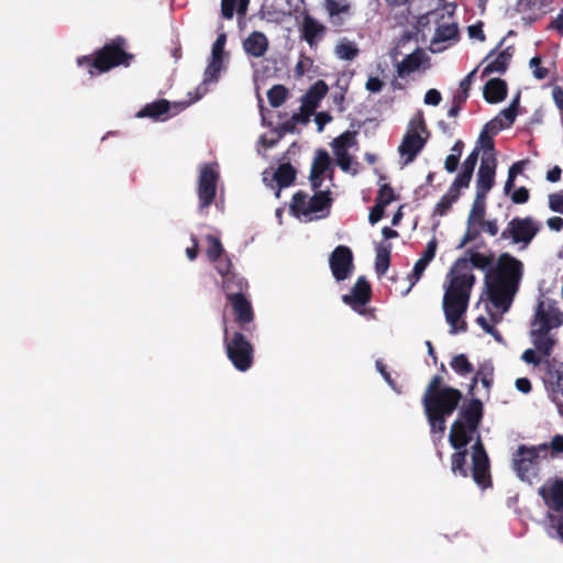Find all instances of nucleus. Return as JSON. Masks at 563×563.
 Masks as SVG:
<instances>
[{
    "instance_id": "obj_42",
    "label": "nucleus",
    "mask_w": 563,
    "mask_h": 563,
    "mask_svg": "<svg viewBox=\"0 0 563 563\" xmlns=\"http://www.w3.org/2000/svg\"><path fill=\"white\" fill-rule=\"evenodd\" d=\"M287 97V90L284 86L276 85L267 92V98L272 107H279Z\"/></svg>"
},
{
    "instance_id": "obj_9",
    "label": "nucleus",
    "mask_w": 563,
    "mask_h": 563,
    "mask_svg": "<svg viewBox=\"0 0 563 563\" xmlns=\"http://www.w3.org/2000/svg\"><path fill=\"white\" fill-rule=\"evenodd\" d=\"M547 445L526 446L520 445L514 455L512 465L521 481L531 483L537 476L538 464L541 453H547Z\"/></svg>"
},
{
    "instance_id": "obj_23",
    "label": "nucleus",
    "mask_w": 563,
    "mask_h": 563,
    "mask_svg": "<svg viewBox=\"0 0 563 563\" xmlns=\"http://www.w3.org/2000/svg\"><path fill=\"white\" fill-rule=\"evenodd\" d=\"M552 2L553 0H519L517 11L527 24H531L552 10Z\"/></svg>"
},
{
    "instance_id": "obj_33",
    "label": "nucleus",
    "mask_w": 563,
    "mask_h": 563,
    "mask_svg": "<svg viewBox=\"0 0 563 563\" xmlns=\"http://www.w3.org/2000/svg\"><path fill=\"white\" fill-rule=\"evenodd\" d=\"M512 57V48L506 47L501 51L493 60L484 67L483 75H489L493 73H504Z\"/></svg>"
},
{
    "instance_id": "obj_8",
    "label": "nucleus",
    "mask_w": 563,
    "mask_h": 563,
    "mask_svg": "<svg viewBox=\"0 0 563 563\" xmlns=\"http://www.w3.org/2000/svg\"><path fill=\"white\" fill-rule=\"evenodd\" d=\"M227 36L224 33L219 34L212 45L211 55L203 73V80L197 87L195 100H199L208 92V85L216 84L219 80L220 73L224 68V46Z\"/></svg>"
},
{
    "instance_id": "obj_61",
    "label": "nucleus",
    "mask_w": 563,
    "mask_h": 563,
    "mask_svg": "<svg viewBox=\"0 0 563 563\" xmlns=\"http://www.w3.org/2000/svg\"><path fill=\"white\" fill-rule=\"evenodd\" d=\"M459 164V155L450 154L444 162V168L449 173H453L456 170Z\"/></svg>"
},
{
    "instance_id": "obj_58",
    "label": "nucleus",
    "mask_w": 563,
    "mask_h": 563,
    "mask_svg": "<svg viewBox=\"0 0 563 563\" xmlns=\"http://www.w3.org/2000/svg\"><path fill=\"white\" fill-rule=\"evenodd\" d=\"M521 360L527 364L533 365H539L542 362L541 358L537 356V352L532 349L526 350L521 355Z\"/></svg>"
},
{
    "instance_id": "obj_3",
    "label": "nucleus",
    "mask_w": 563,
    "mask_h": 563,
    "mask_svg": "<svg viewBox=\"0 0 563 563\" xmlns=\"http://www.w3.org/2000/svg\"><path fill=\"white\" fill-rule=\"evenodd\" d=\"M442 378L435 375L429 383L422 398L424 412L427 415L431 432L443 437L445 431V419L456 409L462 394L451 387H440Z\"/></svg>"
},
{
    "instance_id": "obj_31",
    "label": "nucleus",
    "mask_w": 563,
    "mask_h": 563,
    "mask_svg": "<svg viewBox=\"0 0 563 563\" xmlns=\"http://www.w3.org/2000/svg\"><path fill=\"white\" fill-rule=\"evenodd\" d=\"M501 129H504V125L499 118H495L484 125L478 137V143L485 152L493 151L494 142L492 135L496 134Z\"/></svg>"
},
{
    "instance_id": "obj_32",
    "label": "nucleus",
    "mask_w": 563,
    "mask_h": 563,
    "mask_svg": "<svg viewBox=\"0 0 563 563\" xmlns=\"http://www.w3.org/2000/svg\"><path fill=\"white\" fill-rule=\"evenodd\" d=\"M169 110V102L167 100H158L156 102H152L146 104L139 113L140 118H152L155 120H166L168 117L166 115Z\"/></svg>"
},
{
    "instance_id": "obj_34",
    "label": "nucleus",
    "mask_w": 563,
    "mask_h": 563,
    "mask_svg": "<svg viewBox=\"0 0 563 563\" xmlns=\"http://www.w3.org/2000/svg\"><path fill=\"white\" fill-rule=\"evenodd\" d=\"M358 53L357 44L346 37L340 38L334 47V54L341 60H353Z\"/></svg>"
},
{
    "instance_id": "obj_1",
    "label": "nucleus",
    "mask_w": 563,
    "mask_h": 563,
    "mask_svg": "<svg viewBox=\"0 0 563 563\" xmlns=\"http://www.w3.org/2000/svg\"><path fill=\"white\" fill-rule=\"evenodd\" d=\"M494 255L471 247L457 258L444 283L443 311L450 324V333L466 330L462 319L466 312L471 290L475 283L473 267L485 272V287L492 305L505 313L509 310L522 277V263L508 253L501 254L493 265Z\"/></svg>"
},
{
    "instance_id": "obj_49",
    "label": "nucleus",
    "mask_w": 563,
    "mask_h": 563,
    "mask_svg": "<svg viewBox=\"0 0 563 563\" xmlns=\"http://www.w3.org/2000/svg\"><path fill=\"white\" fill-rule=\"evenodd\" d=\"M216 263V269L219 272V274H221L223 277H224V280H229V286H232L231 285V276H230V271H231V262L230 260H221L219 258Z\"/></svg>"
},
{
    "instance_id": "obj_15",
    "label": "nucleus",
    "mask_w": 563,
    "mask_h": 563,
    "mask_svg": "<svg viewBox=\"0 0 563 563\" xmlns=\"http://www.w3.org/2000/svg\"><path fill=\"white\" fill-rule=\"evenodd\" d=\"M322 8L333 27H343L355 15L352 0H323Z\"/></svg>"
},
{
    "instance_id": "obj_47",
    "label": "nucleus",
    "mask_w": 563,
    "mask_h": 563,
    "mask_svg": "<svg viewBox=\"0 0 563 563\" xmlns=\"http://www.w3.org/2000/svg\"><path fill=\"white\" fill-rule=\"evenodd\" d=\"M394 190L389 185H384L378 191L376 203L386 207L394 200Z\"/></svg>"
},
{
    "instance_id": "obj_39",
    "label": "nucleus",
    "mask_w": 563,
    "mask_h": 563,
    "mask_svg": "<svg viewBox=\"0 0 563 563\" xmlns=\"http://www.w3.org/2000/svg\"><path fill=\"white\" fill-rule=\"evenodd\" d=\"M519 106V93L515 97L508 108L500 111L497 118L500 119L504 129L510 126L517 115V108Z\"/></svg>"
},
{
    "instance_id": "obj_6",
    "label": "nucleus",
    "mask_w": 563,
    "mask_h": 563,
    "mask_svg": "<svg viewBox=\"0 0 563 563\" xmlns=\"http://www.w3.org/2000/svg\"><path fill=\"white\" fill-rule=\"evenodd\" d=\"M429 139L423 113L417 112L409 121L406 134L398 147L402 165L412 163Z\"/></svg>"
},
{
    "instance_id": "obj_52",
    "label": "nucleus",
    "mask_w": 563,
    "mask_h": 563,
    "mask_svg": "<svg viewBox=\"0 0 563 563\" xmlns=\"http://www.w3.org/2000/svg\"><path fill=\"white\" fill-rule=\"evenodd\" d=\"M442 100V96L437 89H429L426 95L423 102L428 106H439Z\"/></svg>"
},
{
    "instance_id": "obj_41",
    "label": "nucleus",
    "mask_w": 563,
    "mask_h": 563,
    "mask_svg": "<svg viewBox=\"0 0 563 563\" xmlns=\"http://www.w3.org/2000/svg\"><path fill=\"white\" fill-rule=\"evenodd\" d=\"M207 256L210 262H217L223 253V246L220 240L212 235L207 236Z\"/></svg>"
},
{
    "instance_id": "obj_30",
    "label": "nucleus",
    "mask_w": 563,
    "mask_h": 563,
    "mask_svg": "<svg viewBox=\"0 0 563 563\" xmlns=\"http://www.w3.org/2000/svg\"><path fill=\"white\" fill-rule=\"evenodd\" d=\"M327 92V84L323 80H318L303 96V106L309 110H314L319 106L320 101L324 98Z\"/></svg>"
},
{
    "instance_id": "obj_13",
    "label": "nucleus",
    "mask_w": 563,
    "mask_h": 563,
    "mask_svg": "<svg viewBox=\"0 0 563 563\" xmlns=\"http://www.w3.org/2000/svg\"><path fill=\"white\" fill-rule=\"evenodd\" d=\"M543 382L550 398L563 412V363L547 361Z\"/></svg>"
},
{
    "instance_id": "obj_46",
    "label": "nucleus",
    "mask_w": 563,
    "mask_h": 563,
    "mask_svg": "<svg viewBox=\"0 0 563 563\" xmlns=\"http://www.w3.org/2000/svg\"><path fill=\"white\" fill-rule=\"evenodd\" d=\"M472 179V174L461 170L452 183L450 190L460 195L461 188H466Z\"/></svg>"
},
{
    "instance_id": "obj_60",
    "label": "nucleus",
    "mask_w": 563,
    "mask_h": 563,
    "mask_svg": "<svg viewBox=\"0 0 563 563\" xmlns=\"http://www.w3.org/2000/svg\"><path fill=\"white\" fill-rule=\"evenodd\" d=\"M332 120V117L327 112H319L316 114L314 121L318 125V131L322 132L324 129V125L329 123Z\"/></svg>"
},
{
    "instance_id": "obj_45",
    "label": "nucleus",
    "mask_w": 563,
    "mask_h": 563,
    "mask_svg": "<svg viewBox=\"0 0 563 563\" xmlns=\"http://www.w3.org/2000/svg\"><path fill=\"white\" fill-rule=\"evenodd\" d=\"M477 68L473 69L470 74H467L460 82L461 95L457 96L460 102H464L468 97V90L473 84L475 78Z\"/></svg>"
},
{
    "instance_id": "obj_40",
    "label": "nucleus",
    "mask_w": 563,
    "mask_h": 563,
    "mask_svg": "<svg viewBox=\"0 0 563 563\" xmlns=\"http://www.w3.org/2000/svg\"><path fill=\"white\" fill-rule=\"evenodd\" d=\"M459 194H455L449 189V191L440 199L435 205L434 213L442 217L444 216L452 205L457 200Z\"/></svg>"
},
{
    "instance_id": "obj_2",
    "label": "nucleus",
    "mask_w": 563,
    "mask_h": 563,
    "mask_svg": "<svg viewBox=\"0 0 563 563\" xmlns=\"http://www.w3.org/2000/svg\"><path fill=\"white\" fill-rule=\"evenodd\" d=\"M482 419V402L473 399L464 409L460 417L454 421L449 434L450 444L457 451L452 455L451 468L454 475L467 476L465 467L467 451L465 446L471 442L476 433Z\"/></svg>"
},
{
    "instance_id": "obj_17",
    "label": "nucleus",
    "mask_w": 563,
    "mask_h": 563,
    "mask_svg": "<svg viewBox=\"0 0 563 563\" xmlns=\"http://www.w3.org/2000/svg\"><path fill=\"white\" fill-rule=\"evenodd\" d=\"M244 280L239 279L236 283L238 291H233V287L229 286V280L224 282V289L227 291L228 300L231 302L236 319L241 323H249L253 319V311L250 301L240 294L243 289Z\"/></svg>"
},
{
    "instance_id": "obj_53",
    "label": "nucleus",
    "mask_w": 563,
    "mask_h": 563,
    "mask_svg": "<svg viewBox=\"0 0 563 563\" xmlns=\"http://www.w3.org/2000/svg\"><path fill=\"white\" fill-rule=\"evenodd\" d=\"M437 246H438V243H437L435 238H433L432 240H430L428 242V244L423 251V254L421 256L423 262L430 263L434 258L435 252H437Z\"/></svg>"
},
{
    "instance_id": "obj_28",
    "label": "nucleus",
    "mask_w": 563,
    "mask_h": 563,
    "mask_svg": "<svg viewBox=\"0 0 563 563\" xmlns=\"http://www.w3.org/2000/svg\"><path fill=\"white\" fill-rule=\"evenodd\" d=\"M426 54L421 49L407 55L398 65L397 74L399 77H405L418 70L424 60Z\"/></svg>"
},
{
    "instance_id": "obj_14",
    "label": "nucleus",
    "mask_w": 563,
    "mask_h": 563,
    "mask_svg": "<svg viewBox=\"0 0 563 563\" xmlns=\"http://www.w3.org/2000/svg\"><path fill=\"white\" fill-rule=\"evenodd\" d=\"M355 146L356 139L355 134L352 132H345L334 139L332 142V148L335 155L336 164L343 172L352 173L353 175L357 173L356 168H354L357 163L353 161L352 156L349 154V151Z\"/></svg>"
},
{
    "instance_id": "obj_59",
    "label": "nucleus",
    "mask_w": 563,
    "mask_h": 563,
    "mask_svg": "<svg viewBox=\"0 0 563 563\" xmlns=\"http://www.w3.org/2000/svg\"><path fill=\"white\" fill-rule=\"evenodd\" d=\"M384 209L385 207L377 203L372 208L368 217V220L372 224L377 223L383 218Z\"/></svg>"
},
{
    "instance_id": "obj_20",
    "label": "nucleus",
    "mask_w": 563,
    "mask_h": 563,
    "mask_svg": "<svg viewBox=\"0 0 563 563\" xmlns=\"http://www.w3.org/2000/svg\"><path fill=\"white\" fill-rule=\"evenodd\" d=\"M533 322L555 329L563 324V312L559 309L556 302L551 299H543L538 303Z\"/></svg>"
},
{
    "instance_id": "obj_24",
    "label": "nucleus",
    "mask_w": 563,
    "mask_h": 563,
    "mask_svg": "<svg viewBox=\"0 0 563 563\" xmlns=\"http://www.w3.org/2000/svg\"><path fill=\"white\" fill-rule=\"evenodd\" d=\"M552 329L547 328L540 323L532 322L531 324V341L536 350L543 356L549 357L556 344L554 334L551 333Z\"/></svg>"
},
{
    "instance_id": "obj_26",
    "label": "nucleus",
    "mask_w": 563,
    "mask_h": 563,
    "mask_svg": "<svg viewBox=\"0 0 563 563\" xmlns=\"http://www.w3.org/2000/svg\"><path fill=\"white\" fill-rule=\"evenodd\" d=\"M369 284L365 277L361 276L357 278L350 294L343 296V301L350 305L354 310H360L369 300Z\"/></svg>"
},
{
    "instance_id": "obj_57",
    "label": "nucleus",
    "mask_w": 563,
    "mask_h": 563,
    "mask_svg": "<svg viewBox=\"0 0 563 563\" xmlns=\"http://www.w3.org/2000/svg\"><path fill=\"white\" fill-rule=\"evenodd\" d=\"M511 199L515 203H525L529 199V191L525 187H520L514 191Z\"/></svg>"
},
{
    "instance_id": "obj_12",
    "label": "nucleus",
    "mask_w": 563,
    "mask_h": 563,
    "mask_svg": "<svg viewBox=\"0 0 563 563\" xmlns=\"http://www.w3.org/2000/svg\"><path fill=\"white\" fill-rule=\"evenodd\" d=\"M218 179L219 169L217 164H205L200 167L197 190L200 210L209 207L213 202Z\"/></svg>"
},
{
    "instance_id": "obj_44",
    "label": "nucleus",
    "mask_w": 563,
    "mask_h": 563,
    "mask_svg": "<svg viewBox=\"0 0 563 563\" xmlns=\"http://www.w3.org/2000/svg\"><path fill=\"white\" fill-rule=\"evenodd\" d=\"M240 10L242 12L245 11L249 0H239ZM238 0H222L221 1V12L223 18L232 19L234 14V10L236 7Z\"/></svg>"
},
{
    "instance_id": "obj_51",
    "label": "nucleus",
    "mask_w": 563,
    "mask_h": 563,
    "mask_svg": "<svg viewBox=\"0 0 563 563\" xmlns=\"http://www.w3.org/2000/svg\"><path fill=\"white\" fill-rule=\"evenodd\" d=\"M428 265H429V263L423 262V260L421 257L416 262V264L413 266L412 275H411V279H412L411 286L415 285L420 279V277L422 276V274Z\"/></svg>"
},
{
    "instance_id": "obj_4",
    "label": "nucleus",
    "mask_w": 563,
    "mask_h": 563,
    "mask_svg": "<svg viewBox=\"0 0 563 563\" xmlns=\"http://www.w3.org/2000/svg\"><path fill=\"white\" fill-rule=\"evenodd\" d=\"M539 494L549 508L544 519L547 534L563 543V481H547Z\"/></svg>"
},
{
    "instance_id": "obj_29",
    "label": "nucleus",
    "mask_w": 563,
    "mask_h": 563,
    "mask_svg": "<svg viewBox=\"0 0 563 563\" xmlns=\"http://www.w3.org/2000/svg\"><path fill=\"white\" fill-rule=\"evenodd\" d=\"M507 85L504 80L495 78L486 82L484 98L489 103H497L506 98Z\"/></svg>"
},
{
    "instance_id": "obj_21",
    "label": "nucleus",
    "mask_w": 563,
    "mask_h": 563,
    "mask_svg": "<svg viewBox=\"0 0 563 563\" xmlns=\"http://www.w3.org/2000/svg\"><path fill=\"white\" fill-rule=\"evenodd\" d=\"M496 174V158L493 155L482 158L476 180V194L487 196L494 186Z\"/></svg>"
},
{
    "instance_id": "obj_48",
    "label": "nucleus",
    "mask_w": 563,
    "mask_h": 563,
    "mask_svg": "<svg viewBox=\"0 0 563 563\" xmlns=\"http://www.w3.org/2000/svg\"><path fill=\"white\" fill-rule=\"evenodd\" d=\"M529 66L537 79H544L548 76V69L541 67V58L539 56L532 57L529 62Z\"/></svg>"
},
{
    "instance_id": "obj_36",
    "label": "nucleus",
    "mask_w": 563,
    "mask_h": 563,
    "mask_svg": "<svg viewBox=\"0 0 563 563\" xmlns=\"http://www.w3.org/2000/svg\"><path fill=\"white\" fill-rule=\"evenodd\" d=\"M457 35V27L455 24H441L437 27L433 40L431 42L434 52L441 51L437 47L438 44L446 41L454 40Z\"/></svg>"
},
{
    "instance_id": "obj_27",
    "label": "nucleus",
    "mask_w": 563,
    "mask_h": 563,
    "mask_svg": "<svg viewBox=\"0 0 563 563\" xmlns=\"http://www.w3.org/2000/svg\"><path fill=\"white\" fill-rule=\"evenodd\" d=\"M243 48L250 56L262 57L268 49V40L264 33L254 31L243 41Z\"/></svg>"
},
{
    "instance_id": "obj_38",
    "label": "nucleus",
    "mask_w": 563,
    "mask_h": 563,
    "mask_svg": "<svg viewBox=\"0 0 563 563\" xmlns=\"http://www.w3.org/2000/svg\"><path fill=\"white\" fill-rule=\"evenodd\" d=\"M485 200L486 196H481L476 194L475 200L473 202L471 212L467 219V225L472 227L483 222L485 216Z\"/></svg>"
},
{
    "instance_id": "obj_37",
    "label": "nucleus",
    "mask_w": 563,
    "mask_h": 563,
    "mask_svg": "<svg viewBox=\"0 0 563 563\" xmlns=\"http://www.w3.org/2000/svg\"><path fill=\"white\" fill-rule=\"evenodd\" d=\"M390 250V244H378L376 246L375 269L379 276H383L389 267Z\"/></svg>"
},
{
    "instance_id": "obj_25",
    "label": "nucleus",
    "mask_w": 563,
    "mask_h": 563,
    "mask_svg": "<svg viewBox=\"0 0 563 563\" xmlns=\"http://www.w3.org/2000/svg\"><path fill=\"white\" fill-rule=\"evenodd\" d=\"M295 177H296V170L295 168L288 164V163H285V164H282L272 175V179L269 180L268 179V173L267 172H264L263 173V181L267 185V186H272L273 187V183H276L277 184V189H276V192H275V196L278 198L279 195H280V190L282 188H285V187H288L292 184V181L295 180Z\"/></svg>"
},
{
    "instance_id": "obj_35",
    "label": "nucleus",
    "mask_w": 563,
    "mask_h": 563,
    "mask_svg": "<svg viewBox=\"0 0 563 563\" xmlns=\"http://www.w3.org/2000/svg\"><path fill=\"white\" fill-rule=\"evenodd\" d=\"M493 307L496 309V312H490L492 321L490 323L485 317L479 316L476 319L477 324L488 334H490L498 343H504L501 334L495 329L496 323H498L503 314L499 309H497L494 305Z\"/></svg>"
},
{
    "instance_id": "obj_63",
    "label": "nucleus",
    "mask_w": 563,
    "mask_h": 563,
    "mask_svg": "<svg viewBox=\"0 0 563 563\" xmlns=\"http://www.w3.org/2000/svg\"><path fill=\"white\" fill-rule=\"evenodd\" d=\"M515 385L520 393L528 394L531 390V383L526 377L518 378Z\"/></svg>"
},
{
    "instance_id": "obj_50",
    "label": "nucleus",
    "mask_w": 563,
    "mask_h": 563,
    "mask_svg": "<svg viewBox=\"0 0 563 563\" xmlns=\"http://www.w3.org/2000/svg\"><path fill=\"white\" fill-rule=\"evenodd\" d=\"M549 207L554 212L563 213V194H551L549 196Z\"/></svg>"
},
{
    "instance_id": "obj_10",
    "label": "nucleus",
    "mask_w": 563,
    "mask_h": 563,
    "mask_svg": "<svg viewBox=\"0 0 563 563\" xmlns=\"http://www.w3.org/2000/svg\"><path fill=\"white\" fill-rule=\"evenodd\" d=\"M224 343L228 357L235 368L241 372L249 369L253 361V347L243 334L234 332L230 338L228 328L224 325Z\"/></svg>"
},
{
    "instance_id": "obj_64",
    "label": "nucleus",
    "mask_w": 563,
    "mask_h": 563,
    "mask_svg": "<svg viewBox=\"0 0 563 563\" xmlns=\"http://www.w3.org/2000/svg\"><path fill=\"white\" fill-rule=\"evenodd\" d=\"M552 97L560 110H563V89L559 86H555L552 90Z\"/></svg>"
},
{
    "instance_id": "obj_18",
    "label": "nucleus",
    "mask_w": 563,
    "mask_h": 563,
    "mask_svg": "<svg viewBox=\"0 0 563 563\" xmlns=\"http://www.w3.org/2000/svg\"><path fill=\"white\" fill-rule=\"evenodd\" d=\"M332 174L330 155L327 151L319 150L316 153L314 159L311 165L310 183L312 189H318L323 186L325 178L329 180L328 186H332Z\"/></svg>"
},
{
    "instance_id": "obj_11",
    "label": "nucleus",
    "mask_w": 563,
    "mask_h": 563,
    "mask_svg": "<svg viewBox=\"0 0 563 563\" xmlns=\"http://www.w3.org/2000/svg\"><path fill=\"white\" fill-rule=\"evenodd\" d=\"M540 230V225L530 217L514 218L501 232L504 240L511 239L514 244H521L527 247Z\"/></svg>"
},
{
    "instance_id": "obj_16",
    "label": "nucleus",
    "mask_w": 563,
    "mask_h": 563,
    "mask_svg": "<svg viewBox=\"0 0 563 563\" xmlns=\"http://www.w3.org/2000/svg\"><path fill=\"white\" fill-rule=\"evenodd\" d=\"M329 264L333 277L338 282L345 280L351 276L353 269L352 251L347 246L339 245L331 253Z\"/></svg>"
},
{
    "instance_id": "obj_19",
    "label": "nucleus",
    "mask_w": 563,
    "mask_h": 563,
    "mask_svg": "<svg viewBox=\"0 0 563 563\" xmlns=\"http://www.w3.org/2000/svg\"><path fill=\"white\" fill-rule=\"evenodd\" d=\"M472 475L475 483L486 487L489 479V460L479 438L472 446Z\"/></svg>"
},
{
    "instance_id": "obj_54",
    "label": "nucleus",
    "mask_w": 563,
    "mask_h": 563,
    "mask_svg": "<svg viewBox=\"0 0 563 563\" xmlns=\"http://www.w3.org/2000/svg\"><path fill=\"white\" fill-rule=\"evenodd\" d=\"M476 163H477V152L475 150L463 162L462 170L467 172L473 175Z\"/></svg>"
},
{
    "instance_id": "obj_62",
    "label": "nucleus",
    "mask_w": 563,
    "mask_h": 563,
    "mask_svg": "<svg viewBox=\"0 0 563 563\" xmlns=\"http://www.w3.org/2000/svg\"><path fill=\"white\" fill-rule=\"evenodd\" d=\"M468 35L471 38L484 41L485 35H484V32L482 29V24L479 23V24H474V25L468 26Z\"/></svg>"
},
{
    "instance_id": "obj_56",
    "label": "nucleus",
    "mask_w": 563,
    "mask_h": 563,
    "mask_svg": "<svg viewBox=\"0 0 563 563\" xmlns=\"http://www.w3.org/2000/svg\"><path fill=\"white\" fill-rule=\"evenodd\" d=\"M473 227L474 225H472V227L467 225V230H466L463 239L461 240V242H460V244L457 246L459 249L464 247L468 242L475 240L478 236L479 231L474 229Z\"/></svg>"
},
{
    "instance_id": "obj_5",
    "label": "nucleus",
    "mask_w": 563,
    "mask_h": 563,
    "mask_svg": "<svg viewBox=\"0 0 563 563\" xmlns=\"http://www.w3.org/2000/svg\"><path fill=\"white\" fill-rule=\"evenodd\" d=\"M314 195L309 196L302 191H298L292 197L291 210L305 221H312L324 218L331 206L330 186L313 189Z\"/></svg>"
},
{
    "instance_id": "obj_55",
    "label": "nucleus",
    "mask_w": 563,
    "mask_h": 563,
    "mask_svg": "<svg viewBox=\"0 0 563 563\" xmlns=\"http://www.w3.org/2000/svg\"><path fill=\"white\" fill-rule=\"evenodd\" d=\"M384 82L378 77H369L366 81L365 88L373 93L382 91Z\"/></svg>"
},
{
    "instance_id": "obj_7",
    "label": "nucleus",
    "mask_w": 563,
    "mask_h": 563,
    "mask_svg": "<svg viewBox=\"0 0 563 563\" xmlns=\"http://www.w3.org/2000/svg\"><path fill=\"white\" fill-rule=\"evenodd\" d=\"M123 44L124 40L118 38L111 44L104 45L93 59L82 56L77 59V63L79 66L86 65L90 75L107 71L121 64H128L131 56L123 51Z\"/></svg>"
},
{
    "instance_id": "obj_22",
    "label": "nucleus",
    "mask_w": 563,
    "mask_h": 563,
    "mask_svg": "<svg viewBox=\"0 0 563 563\" xmlns=\"http://www.w3.org/2000/svg\"><path fill=\"white\" fill-rule=\"evenodd\" d=\"M327 26L316 18L307 14L302 18L300 24L301 38L305 40L310 48H316L327 34Z\"/></svg>"
},
{
    "instance_id": "obj_43",
    "label": "nucleus",
    "mask_w": 563,
    "mask_h": 563,
    "mask_svg": "<svg viewBox=\"0 0 563 563\" xmlns=\"http://www.w3.org/2000/svg\"><path fill=\"white\" fill-rule=\"evenodd\" d=\"M451 367L460 375H467L473 372V365L464 354L454 356L451 362Z\"/></svg>"
}]
</instances>
